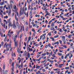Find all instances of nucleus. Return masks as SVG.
Masks as SVG:
<instances>
[{"mask_svg":"<svg viewBox=\"0 0 74 74\" xmlns=\"http://www.w3.org/2000/svg\"><path fill=\"white\" fill-rule=\"evenodd\" d=\"M16 38L14 37V45L15 47H18V42L17 40L16 41Z\"/></svg>","mask_w":74,"mask_h":74,"instance_id":"f257e3e1","label":"nucleus"},{"mask_svg":"<svg viewBox=\"0 0 74 74\" xmlns=\"http://www.w3.org/2000/svg\"><path fill=\"white\" fill-rule=\"evenodd\" d=\"M13 28L14 29H16V25H15L14 23H13Z\"/></svg>","mask_w":74,"mask_h":74,"instance_id":"f03ea898","label":"nucleus"},{"mask_svg":"<svg viewBox=\"0 0 74 74\" xmlns=\"http://www.w3.org/2000/svg\"><path fill=\"white\" fill-rule=\"evenodd\" d=\"M16 24L17 25V26H18V29H19L20 27L19 26V23H18V21H17L16 22Z\"/></svg>","mask_w":74,"mask_h":74,"instance_id":"7ed1b4c3","label":"nucleus"},{"mask_svg":"<svg viewBox=\"0 0 74 74\" xmlns=\"http://www.w3.org/2000/svg\"><path fill=\"white\" fill-rule=\"evenodd\" d=\"M11 45H7L6 47V48H11Z\"/></svg>","mask_w":74,"mask_h":74,"instance_id":"20e7f679","label":"nucleus"},{"mask_svg":"<svg viewBox=\"0 0 74 74\" xmlns=\"http://www.w3.org/2000/svg\"><path fill=\"white\" fill-rule=\"evenodd\" d=\"M22 5H21V8H20V16H21V12H22Z\"/></svg>","mask_w":74,"mask_h":74,"instance_id":"39448f33","label":"nucleus"},{"mask_svg":"<svg viewBox=\"0 0 74 74\" xmlns=\"http://www.w3.org/2000/svg\"><path fill=\"white\" fill-rule=\"evenodd\" d=\"M7 36H6L4 39V41H7Z\"/></svg>","mask_w":74,"mask_h":74,"instance_id":"423d86ee","label":"nucleus"},{"mask_svg":"<svg viewBox=\"0 0 74 74\" xmlns=\"http://www.w3.org/2000/svg\"><path fill=\"white\" fill-rule=\"evenodd\" d=\"M8 7L9 10H11V7L10 5H8Z\"/></svg>","mask_w":74,"mask_h":74,"instance_id":"0eeeda50","label":"nucleus"},{"mask_svg":"<svg viewBox=\"0 0 74 74\" xmlns=\"http://www.w3.org/2000/svg\"><path fill=\"white\" fill-rule=\"evenodd\" d=\"M9 13H8V16H10V13H11V10H9Z\"/></svg>","mask_w":74,"mask_h":74,"instance_id":"6e6552de","label":"nucleus"},{"mask_svg":"<svg viewBox=\"0 0 74 74\" xmlns=\"http://www.w3.org/2000/svg\"><path fill=\"white\" fill-rule=\"evenodd\" d=\"M62 65H64V64H60L59 65V66H60V68H61V67H62Z\"/></svg>","mask_w":74,"mask_h":74,"instance_id":"1a4fd4ad","label":"nucleus"},{"mask_svg":"<svg viewBox=\"0 0 74 74\" xmlns=\"http://www.w3.org/2000/svg\"><path fill=\"white\" fill-rule=\"evenodd\" d=\"M54 24V23H52L51 24V27H53V26L55 25V24Z\"/></svg>","mask_w":74,"mask_h":74,"instance_id":"9d476101","label":"nucleus"},{"mask_svg":"<svg viewBox=\"0 0 74 74\" xmlns=\"http://www.w3.org/2000/svg\"><path fill=\"white\" fill-rule=\"evenodd\" d=\"M36 69H38H38H40V66H37V64L36 65Z\"/></svg>","mask_w":74,"mask_h":74,"instance_id":"9b49d317","label":"nucleus"},{"mask_svg":"<svg viewBox=\"0 0 74 74\" xmlns=\"http://www.w3.org/2000/svg\"><path fill=\"white\" fill-rule=\"evenodd\" d=\"M15 18L16 19V21H17V22H18V18L16 17H15Z\"/></svg>","mask_w":74,"mask_h":74,"instance_id":"f8f14e48","label":"nucleus"},{"mask_svg":"<svg viewBox=\"0 0 74 74\" xmlns=\"http://www.w3.org/2000/svg\"><path fill=\"white\" fill-rule=\"evenodd\" d=\"M30 16H29L30 18L31 19H32V18H33V15L32 14H29Z\"/></svg>","mask_w":74,"mask_h":74,"instance_id":"ddd939ff","label":"nucleus"},{"mask_svg":"<svg viewBox=\"0 0 74 74\" xmlns=\"http://www.w3.org/2000/svg\"><path fill=\"white\" fill-rule=\"evenodd\" d=\"M53 70L55 71H59V69L57 68V69H54Z\"/></svg>","mask_w":74,"mask_h":74,"instance_id":"4468645a","label":"nucleus"},{"mask_svg":"<svg viewBox=\"0 0 74 74\" xmlns=\"http://www.w3.org/2000/svg\"><path fill=\"white\" fill-rule=\"evenodd\" d=\"M7 72H8L7 71V70H6L5 71V72L4 73H3V74H7Z\"/></svg>","mask_w":74,"mask_h":74,"instance_id":"2eb2a0df","label":"nucleus"},{"mask_svg":"<svg viewBox=\"0 0 74 74\" xmlns=\"http://www.w3.org/2000/svg\"><path fill=\"white\" fill-rule=\"evenodd\" d=\"M59 49H64V48L63 47H59Z\"/></svg>","mask_w":74,"mask_h":74,"instance_id":"dca6fc26","label":"nucleus"},{"mask_svg":"<svg viewBox=\"0 0 74 74\" xmlns=\"http://www.w3.org/2000/svg\"><path fill=\"white\" fill-rule=\"evenodd\" d=\"M11 62H12V60L10 59L9 60V64H11Z\"/></svg>","mask_w":74,"mask_h":74,"instance_id":"f3484780","label":"nucleus"},{"mask_svg":"<svg viewBox=\"0 0 74 74\" xmlns=\"http://www.w3.org/2000/svg\"><path fill=\"white\" fill-rule=\"evenodd\" d=\"M28 39V40H29V41H30V39H31V36H29Z\"/></svg>","mask_w":74,"mask_h":74,"instance_id":"a211bd4d","label":"nucleus"},{"mask_svg":"<svg viewBox=\"0 0 74 74\" xmlns=\"http://www.w3.org/2000/svg\"><path fill=\"white\" fill-rule=\"evenodd\" d=\"M53 27H52L50 29L51 30H53L55 29V28Z\"/></svg>","mask_w":74,"mask_h":74,"instance_id":"6ab92c4d","label":"nucleus"},{"mask_svg":"<svg viewBox=\"0 0 74 74\" xmlns=\"http://www.w3.org/2000/svg\"><path fill=\"white\" fill-rule=\"evenodd\" d=\"M59 35H57L56 36H54V38H59Z\"/></svg>","mask_w":74,"mask_h":74,"instance_id":"aec40b11","label":"nucleus"},{"mask_svg":"<svg viewBox=\"0 0 74 74\" xmlns=\"http://www.w3.org/2000/svg\"><path fill=\"white\" fill-rule=\"evenodd\" d=\"M58 55H59V56H61V55H62V54L61 53H58Z\"/></svg>","mask_w":74,"mask_h":74,"instance_id":"412c9836","label":"nucleus"},{"mask_svg":"<svg viewBox=\"0 0 74 74\" xmlns=\"http://www.w3.org/2000/svg\"><path fill=\"white\" fill-rule=\"evenodd\" d=\"M59 42H60V44H62V41L61 40H59Z\"/></svg>","mask_w":74,"mask_h":74,"instance_id":"4be33fe9","label":"nucleus"},{"mask_svg":"<svg viewBox=\"0 0 74 74\" xmlns=\"http://www.w3.org/2000/svg\"><path fill=\"white\" fill-rule=\"evenodd\" d=\"M12 67H14V62H13L12 64Z\"/></svg>","mask_w":74,"mask_h":74,"instance_id":"5701e85b","label":"nucleus"},{"mask_svg":"<svg viewBox=\"0 0 74 74\" xmlns=\"http://www.w3.org/2000/svg\"><path fill=\"white\" fill-rule=\"evenodd\" d=\"M12 72L14 71V66H12Z\"/></svg>","mask_w":74,"mask_h":74,"instance_id":"b1692460","label":"nucleus"},{"mask_svg":"<svg viewBox=\"0 0 74 74\" xmlns=\"http://www.w3.org/2000/svg\"><path fill=\"white\" fill-rule=\"evenodd\" d=\"M46 55V53H43L42 54V56H45Z\"/></svg>","mask_w":74,"mask_h":74,"instance_id":"393cba45","label":"nucleus"},{"mask_svg":"<svg viewBox=\"0 0 74 74\" xmlns=\"http://www.w3.org/2000/svg\"><path fill=\"white\" fill-rule=\"evenodd\" d=\"M27 56L28 58H30V53H28Z\"/></svg>","mask_w":74,"mask_h":74,"instance_id":"a878e982","label":"nucleus"},{"mask_svg":"<svg viewBox=\"0 0 74 74\" xmlns=\"http://www.w3.org/2000/svg\"><path fill=\"white\" fill-rule=\"evenodd\" d=\"M68 37H69V38H71V35H69L68 36Z\"/></svg>","mask_w":74,"mask_h":74,"instance_id":"bb28decb","label":"nucleus"},{"mask_svg":"<svg viewBox=\"0 0 74 74\" xmlns=\"http://www.w3.org/2000/svg\"><path fill=\"white\" fill-rule=\"evenodd\" d=\"M1 5H4V2H1L0 3Z\"/></svg>","mask_w":74,"mask_h":74,"instance_id":"cd10ccee","label":"nucleus"},{"mask_svg":"<svg viewBox=\"0 0 74 74\" xmlns=\"http://www.w3.org/2000/svg\"><path fill=\"white\" fill-rule=\"evenodd\" d=\"M24 11H25V9H24V7L22 9V12H24Z\"/></svg>","mask_w":74,"mask_h":74,"instance_id":"c85d7f7f","label":"nucleus"},{"mask_svg":"<svg viewBox=\"0 0 74 74\" xmlns=\"http://www.w3.org/2000/svg\"><path fill=\"white\" fill-rule=\"evenodd\" d=\"M49 47H50V48H51V44L50 43H49L48 45Z\"/></svg>","mask_w":74,"mask_h":74,"instance_id":"c756f323","label":"nucleus"},{"mask_svg":"<svg viewBox=\"0 0 74 74\" xmlns=\"http://www.w3.org/2000/svg\"><path fill=\"white\" fill-rule=\"evenodd\" d=\"M59 31L60 32H61V33H62L63 32V31L62 30V29H60L59 30Z\"/></svg>","mask_w":74,"mask_h":74,"instance_id":"7c9ffc66","label":"nucleus"},{"mask_svg":"<svg viewBox=\"0 0 74 74\" xmlns=\"http://www.w3.org/2000/svg\"><path fill=\"white\" fill-rule=\"evenodd\" d=\"M8 36H9L10 37H11V34H8Z\"/></svg>","mask_w":74,"mask_h":74,"instance_id":"2f4dec72","label":"nucleus"},{"mask_svg":"<svg viewBox=\"0 0 74 74\" xmlns=\"http://www.w3.org/2000/svg\"><path fill=\"white\" fill-rule=\"evenodd\" d=\"M10 5L11 8H12V6H13V5H12V4H10Z\"/></svg>","mask_w":74,"mask_h":74,"instance_id":"473e14b6","label":"nucleus"},{"mask_svg":"<svg viewBox=\"0 0 74 74\" xmlns=\"http://www.w3.org/2000/svg\"><path fill=\"white\" fill-rule=\"evenodd\" d=\"M6 51H9V48H6Z\"/></svg>","mask_w":74,"mask_h":74,"instance_id":"72a5a7b5","label":"nucleus"},{"mask_svg":"<svg viewBox=\"0 0 74 74\" xmlns=\"http://www.w3.org/2000/svg\"><path fill=\"white\" fill-rule=\"evenodd\" d=\"M52 57H53L54 58H56V56H55V55L54 54H53L52 55Z\"/></svg>","mask_w":74,"mask_h":74,"instance_id":"f704fd0d","label":"nucleus"},{"mask_svg":"<svg viewBox=\"0 0 74 74\" xmlns=\"http://www.w3.org/2000/svg\"><path fill=\"white\" fill-rule=\"evenodd\" d=\"M14 13L13 12L12 13V17H14Z\"/></svg>","mask_w":74,"mask_h":74,"instance_id":"c9c22d12","label":"nucleus"},{"mask_svg":"<svg viewBox=\"0 0 74 74\" xmlns=\"http://www.w3.org/2000/svg\"><path fill=\"white\" fill-rule=\"evenodd\" d=\"M1 45H2V46H3V45H4V43L3 42H1Z\"/></svg>","mask_w":74,"mask_h":74,"instance_id":"e433bc0d","label":"nucleus"},{"mask_svg":"<svg viewBox=\"0 0 74 74\" xmlns=\"http://www.w3.org/2000/svg\"><path fill=\"white\" fill-rule=\"evenodd\" d=\"M48 47V45H46L45 46V48H47Z\"/></svg>","mask_w":74,"mask_h":74,"instance_id":"4c0bfd02","label":"nucleus"},{"mask_svg":"<svg viewBox=\"0 0 74 74\" xmlns=\"http://www.w3.org/2000/svg\"><path fill=\"white\" fill-rule=\"evenodd\" d=\"M55 66H56V67H58V64L56 63L55 64Z\"/></svg>","mask_w":74,"mask_h":74,"instance_id":"58836bf2","label":"nucleus"},{"mask_svg":"<svg viewBox=\"0 0 74 74\" xmlns=\"http://www.w3.org/2000/svg\"><path fill=\"white\" fill-rule=\"evenodd\" d=\"M62 38H63V39H65V38H66V37H65V36H63L62 37Z\"/></svg>","mask_w":74,"mask_h":74,"instance_id":"ea45409f","label":"nucleus"},{"mask_svg":"<svg viewBox=\"0 0 74 74\" xmlns=\"http://www.w3.org/2000/svg\"><path fill=\"white\" fill-rule=\"evenodd\" d=\"M23 36V35L22 34H21L20 35V38H22V37Z\"/></svg>","mask_w":74,"mask_h":74,"instance_id":"a19ab883","label":"nucleus"},{"mask_svg":"<svg viewBox=\"0 0 74 74\" xmlns=\"http://www.w3.org/2000/svg\"><path fill=\"white\" fill-rule=\"evenodd\" d=\"M33 3H32V4L30 5V7H33Z\"/></svg>","mask_w":74,"mask_h":74,"instance_id":"79ce46f5","label":"nucleus"},{"mask_svg":"<svg viewBox=\"0 0 74 74\" xmlns=\"http://www.w3.org/2000/svg\"><path fill=\"white\" fill-rule=\"evenodd\" d=\"M52 39L53 41H55V39H54V38L53 37L52 38Z\"/></svg>","mask_w":74,"mask_h":74,"instance_id":"37998d69","label":"nucleus"},{"mask_svg":"<svg viewBox=\"0 0 74 74\" xmlns=\"http://www.w3.org/2000/svg\"><path fill=\"white\" fill-rule=\"evenodd\" d=\"M49 62H51V63H53V61L50 60Z\"/></svg>","mask_w":74,"mask_h":74,"instance_id":"c03bdc74","label":"nucleus"},{"mask_svg":"<svg viewBox=\"0 0 74 74\" xmlns=\"http://www.w3.org/2000/svg\"><path fill=\"white\" fill-rule=\"evenodd\" d=\"M48 35H50V36H51V32L49 33L48 34Z\"/></svg>","mask_w":74,"mask_h":74,"instance_id":"a18cd8bd","label":"nucleus"},{"mask_svg":"<svg viewBox=\"0 0 74 74\" xmlns=\"http://www.w3.org/2000/svg\"><path fill=\"white\" fill-rule=\"evenodd\" d=\"M45 69H43V73H44V72H45Z\"/></svg>","mask_w":74,"mask_h":74,"instance_id":"49530a36","label":"nucleus"},{"mask_svg":"<svg viewBox=\"0 0 74 74\" xmlns=\"http://www.w3.org/2000/svg\"><path fill=\"white\" fill-rule=\"evenodd\" d=\"M29 15H32V12L31 11L29 13Z\"/></svg>","mask_w":74,"mask_h":74,"instance_id":"de8ad7c7","label":"nucleus"},{"mask_svg":"<svg viewBox=\"0 0 74 74\" xmlns=\"http://www.w3.org/2000/svg\"><path fill=\"white\" fill-rule=\"evenodd\" d=\"M65 12H67L68 11L67 10V9H65Z\"/></svg>","mask_w":74,"mask_h":74,"instance_id":"09e8293b","label":"nucleus"},{"mask_svg":"<svg viewBox=\"0 0 74 74\" xmlns=\"http://www.w3.org/2000/svg\"><path fill=\"white\" fill-rule=\"evenodd\" d=\"M27 37H26L25 39V41H27Z\"/></svg>","mask_w":74,"mask_h":74,"instance_id":"8fccbe9b","label":"nucleus"},{"mask_svg":"<svg viewBox=\"0 0 74 74\" xmlns=\"http://www.w3.org/2000/svg\"><path fill=\"white\" fill-rule=\"evenodd\" d=\"M27 4V2H25V7L26 6V4Z\"/></svg>","mask_w":74,"mask_h":74,"instance_id":"3c124183","label":"nucleus"},{"mask_svg":"<svg viewBox=\"0 0 74 74\" xmlns=\"http://www.w3.org/2000/svg\"><path fill=\"white\" fill-rule=\"evenodd\" d=\"M53 73V71H51L50 73L51 74H52Z\"/></svg>","mask_w":74,"mask_h":74,"instance_id":"603ef678","label":"nucleus"},{"mask_svg":"<svg viewBox=\"0 0 74 74\" xmlns=\"http://www.w3.org/2000/svg\"><path fill=\"white\" fill-rule=\"evenodd\" d=\"M11 32V29L9 30V31L8 32V34H9L10 33V32Z\"/></svg>","mask_w":74,"mask_h":74,"instance_id":"864d4df0","label":"nucleus"},{"mask_svg":"<svg viewBox=\"0 0 74 74\" xmlns=\"http://www.w3.org/2000/svg\"><path fill=\"white\" fill-rule=\"evenodd\" d=\"M11 48H11V49H10V51H12V47H11Z\"/></svg>","mask_w":74,"mask_h":74,"instance_id":"5fc2aeb1","label":"nucleus"},{"mask_svg":"<svg viewBox=\"0 0 74 74\" xmlns=\"http://www.w3.org/2000/svg\"><path fill=\"white\" fill-rule=\"evenodd\" d=\"M58 22V20H56L54 22V23H56V22Z\"/></svg>","mask_w":74,"mask_h":74,"instance_id":"6e6d98bb","label":"nucleus"},{"mask_svg":"<svg viewBox=\"0 0 74 74\" xmlns=\"http://www.w3.org/2000/svg\"><path fill=\"white\" fill-rule=\"evenodd\" d=\"M41 58H39V59H38V62H39V61L41 60Z\"/></svg>","mask_w":74,"mask_h":74,"instance_id":"4d7b16f0","label":"nucleus"},{"mask_svg":"<svg viewBox=\"0 0 74 74\" xmlns=\"http://www.w3.org/2000/svg\"><path fill=\"white\" fill-rule=\"evenodd\" d=\"M30 9L31 11H33V8H31Z\"/></svg>","mask_w":74,"mask_h":74,"instance_id":"13d9d810","label":"nucleus"},{"mask_svg":"<svg viewBox=\"0 0 74 74\" xmlns=\"http://www.w3.org/2000/svg\"><path fill=\"white\" fill-rule=\"evenodd\" d=\"M16 6H14V7H13V8L14 9H16Z\"/></svg>","mask_w":74,"mask_h":74,"instance_id":"bf43d9fd","label":"nucleus"},{"mask_svg":"<svg viewBox=\"0 0 74 74\" xmlns=\"http://www.w3.org/2000/svg\"><path fill=\"white\" fill-rule=\"evenodd\" d=\"M68 71H69V70H67V71H66L65 72V73H67V72H68Z\"/></svg>","mask_w":74,"mask_h":74,"instance_id":"052dcab7","label":"nucleus"},{"mask_svg":"<svg viewBox=\"0 0 74 74\" xmlns=\"http://www.w3.org/2000/svg\"><path fill=\"white\" fill-rule=\"evenodd\" d=\"M3 6L0 7V8H1V9H3Z\"/></svg>","mask_w":74,"mask_h":74,"instance_id":"680f3d73","label":"nucleus"},{"mask_svg":"<svg viewBox=\"0 0 74 74\" xmlns=\"http://www.w3.org/2000/svg\"><path fill=\"white\" fill-rule=\"evenodd\" d=\"M56 43L57 45H59V43L58 41H57V42H56Z\"/></svg>","mask_w":74,"mask_h":74,"instance_id":"e2e57ef3","label":"nucleus"},{"mask_svg":"<svg viewBox=\"0 0 74 74\" xmlns=\"http://www.w3.org/2000/svg\"><path fill=\"white\" fill-rule=\"evenodd\" d=\"M69 20H67L65 22H69Z\"/></svg>","mask_w":74,"mask_h":74,"instance_id":"0e129e2a","label":"nucleus"},{"mask_svg":"<svg viewBox=\"0 0 74 74\" xmlns=\"http://www.w3.org/2000/svg\"><path fill=\"white\" fill-rule=\"evenodd\" d=\"M23 74H26V72L25 71H24L23 72Z\"/></svg>","mask_w":74,"mask_h":74,"instance_id":"69168bd1","label":"nucleus"},{"mask_svg":"<svg viewBox=\"0 0 74 74\" xmlns=\"http://www.w3.org/2000/svg\"><path fill=\"white\" fill-rule=\"evenodd\" d=\"M63 44H66V41H64V42H63Z\"/></svg>","mask_w":74,"mask_h":74,"instance_id":"338daca9","label":"nucleus"},{"mask_svg":"<svg viewBox=\"0 0 74 74\" xmlns=\"http://www.w3.org/2000/svg\"><path fill=\"white\" fill-rule=\"evenodd\" d=\"M67 58V56H65L64 57V58L66 59V58Z\"/></svg>","mask_w":74,"mask_h":74,"instance_id":"774afa93","label":"nucleus"}]
</instances>
